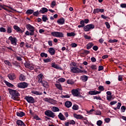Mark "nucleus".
Listing matches in <instances>:
<instances>
[{
	"label": "nucleus",
	"mask_w": 126,
	"mask_h": 126,
	"mask_svg": "<svg viewBox=\"0 0 126 126\" xmlns=\"http://www.w3.org/2000/svg\"><path fill=\"white\" fill-rule=\"evenodd\" d=\"M102 124H103V122H102V121L101 120H99L96 122V125L98 126H101Z\"/></svg>",
	"instance_id": "nucleus-49"
},
{
	"label": "nucleus",
	"mask_w": 126,
	"mask_h": 126,
	"mask_svg": "<svg viewBox=\"0 0 126 126\" xmlns=\"http://www.w3.org/2000/svg\"><path fill=\"white\" fill-rule=\"evenodd\" d=\"M44 78V75L42 74H40L37 76V78L38 79V80L37 81V82L38 83H43V78Z\"/></svg>",
	"instance_id": "nucleus-14"
},
{
	"label": "nucleus",
	"mask_w": 126,
	"mask_h": 126,
	"mask_svg": "<svg viewBox=\"0 0 126 126\" xmlns=\"http://www.w3.org/2000/svg\"><path fill=\"white\" fill-rule=\"evenodd\" d=\"M45 115L47 116V117H49V118H55L56 117V115H55V113L53 112L51 110H47L45 112Z\"/></svg>",
	"instance_id": "nucleus-6"
},
{
	"label": "nucleus",
	"mask_w": 126,
	"mask_h": 126,
	"mask_svg": "<svg viewBox=\"0 0 126 126\" xmlns=\"http://www.w3.org/2000/svg\"><path fill=\"white\" fill-rule=\"evenodd\" d=\"M40 57H41V58H48V54L42 52L40 54Z\"/></svg>",
	"instance_id": "nucleus-39"
},
{
	"label": "nucleus",
	"mask_w": 126,
	"mask_h": 126,
	"mask_svg": "<svg viewBox=\"0 0 126 126\" xmlns=\"http://www.w3.org/2000/svg\"><path fill=\"white\" fill-rule=\"evenodd\" d=\"M94 46V43H93L92 42L89 43L87 45V50H90V49H91V48L92 47H93Z\"/></svg>",
	"instance_id": "nucleus-25"
},
{
	"label": "nucleus",
	"mask_w": 126,
	"mask_h": 126,
	"mask_svg": "<svg viewBox=\"0 0 126 126\" xmlns=\"http://www.w3.org/2000/svg\"><path fill=\"white\" fill-rule=\"evenodd\" d=\"M109 43H117L118 42L117 39H110L108 41Z\"/></svg>",
	"instance_id": "nucleus-50"
},
{
	"label": "nucleus",
	"mask_w": 126,
	"mask_h": 126,
	"mask_svg": "<svg viewBox=\"0 0 126 126\" xmlns=\"http://www.w3.org/2000/svg\"><path fill=\"white\" fill-rule=\"evenodd\" d=\"M8 77L10 80H14L16 78V76L15 74L11 73L8 75Z\"/></svg>",
	"instance_id": "nucleus-11"
},
{
	"label": "nucleus",
	"mask_w": 126,
	"mask_h": 126,
	"mask_svg": "<svg viewBox=\"0 0 126 126\" xmlns=\"http://www.w3.org/2000/svg\"><path fill=\"white\" fill-rule=\"evenodd\" d=\"M103 69H104V67L103 66L99 65L98 66V71H101V70H103Z\"/></svg>",
	"instance_id": "nucleus-56"
},
{
	"label": "nucleus",
	"mask_w": 126,
	"mask_h": 126,
	"mask_svg": "<svg viewBox=\"0 0 126 126\" xmlns=\"http://www.w3.org/2000/svg\"><path fill=\"white\" fill-rule=\"evenodd\" d=\"M26 28L28 29V30H30L31 32L34 33V31L35 30V28H34V27L31 26L30 24H28L26 25Z\"/></svg>",
	"instance_id": "nucleus-10"
},
{
	"label": "nucleus",
	"mask_w": 126,
	"mask_h": 126,
	"mask_svg": "<svg viewBox=\"0 0 126 126\" xmlns=\"http://www.w3.org/2000/svg\"><path fill=\"white\" fill-rule=\"evenodd\" d=\"M8 40L10 41L11 44L12 45H14V46H16L17 45V38H16L15 37H12V36H10L8 38Z\"/></svg>",
	"instance_id": "nucleus-5"
},
{
	"label": "nucleus",
	"mask_w": 126,
	"mask_h": 126,
	"mask_svg": "<svg viewBox=\"0 0 126 126\" xmlns=\"http://www.w3.org/2000/svg\"><path fill=\"white\" fill-rule=\"evenodd\" d=\"M25 67H27V68H29V69H31L32 70H33L34 69V67L31 65V64L29 63H25Z\"/></svg>",
	"instance_id": "nucleus-17"
},
{
	"label": "nucleus",
	"mask_w": 126,
	"mask_h": 126,
	"mask_svg": "<svg viewBox=\"0 0 126 126\" xmlns=\"http://www.w3.org/2000/svg\"><path fill=\"white\" fill-rule=\"evenodd\" d=\"M69 124L70 125H75V121L73 120H70V121H69Z\"/></svg>",
	"instance_id": "nucleus-63"
},
{
	"label": "nucleus",
	"mask_w": 126,
	"mask_h": 126,
	"mask_svg": "<svg viewBox=\"0 0 126 126\" xmlns=\"http://www.w3.org/2000/svg\"><path fill=\"white\" fill-rule=\"evenodd\" d=\"M65 105L66 108H70V107H71V106H72V103L70 101H67L65 102Z\"/></svg>",
	"instance_id": "nucleus-24"
},
{
	"label": "nucleus",
	"mask_w": 126,
	"mask_h": 126,
	"mask_svg": "<svg viewBox=\"0 0 126 126\" xmlns=\"http://www.w3.org/2000/svg\"><path fill=\"white\" fill-rule=\"evenodd\" d=\"M9 92L10 95H12V99L17 100V98H18L19 96V94L17 91L10 89H9Z\"/></svg>",
	"instance_id": "nucleus-1"
},
{
	"label": "nucleus",
	"mask_w": 126,
	"mask_h": 126,
	"mask_svg": "<svg viewBox=\"0 0 126 126\" xmlns=\"http://www.w3.org/2000/svg\"><path fill=\"white\" fill-rule=\"evenodd\" d=\"M55 86L57 88V89H59V90H60L62 91L63 90V87H62V85L60 84H55Z\"/></svg>",
	"instance_id": "nucleus-31"
},
{
	"label": "nucleus",
	"mask_w": 126,
	"mask_h": 126,
	"mask_svg": "<svg viewBox=\"0 0 126 126\" xmlns=\"http://www.w3.org/2000/svg\"><path fill=\"white\" fill-rule=\"evenodd\" d=\"M13 28L14 30H16V32H18L19 33H23V32H24V31L21 30V29L17 26L14 25Z\"/></svg>",
	"instance_id": "nucleus-12"
},
{
	"label": "nucleus",
	"mask_w": 126,
	"mask_h": 126,
	"mask_svg": "<svg viewBox=\"0 0 126 126\" xmlns=\"http://www.w3.org/2000/svg\"><path fill=\"white\" fill-rule=\"evenodd\" d=\"M121 106H122V104L120 102H118L117 104V107L115 108V110H117V109H120Z\"/></svg>",
	"instance_id": "nucleus-57"
},
{
	"label": "nucleus",
	"mask_w": 126,
	"mask_h": 126,
	"mask_svg": "<svg viewBox=\"0 0 126 126\" xmlns=\"http://www.w3.org/2000/svg\"><path fill=\"white\" fill-rule=\"evenodd\" d=\"M81 79L82 81L85 82L87 80H88V77L86 75H83L81 77Z\"/></svg>",
	"instance_id": "nucleus-27"
},
{
	"label": "nucleus",
	"mask_w": 126,
	"mask_h": 126,
	"mask_svg": "<svg viewBox=\"0 0 126 126\" xmlns=\"http://www.w3.org/2000/svg\"><path fill=\"white\" fill-rule=\"evenodd\" d=\"M16 124L18 126H26L25 124H24V123L21 120H17Z\"/></svg>",
	"instance_id": "nucleus-19"
},
{
	"label": "nucleus",
	"mask_w": 126,
	"mask_h": 126,
	"mask_svg": "<svg viewBox=\"0 0 126 126\" xmlns=\"http://www.w3.org/2000/svg\"><path fill=\"white\" fill-rule=\"evenodd\" d=\"M51 35L54 36V37H56L57 38H63V37H64L63 33L61 32H52Z\"/></svg>",
	"instance_id": "nucleus-2"
},
{
	"label": "nucleus",
	"mask_w": 126,
	"mask_h": 126,
	"mask_svg": "<svg viewBox=\"0 0 126 126\" xmlns=\"http://www.w3.org/2000/svg\"><path fill=\"white\" fill-rule=\"evenodd\" d=\"M25 35H27V36H33V35H34V33L32 32H30L29 31H27L25 32Z\"/></svg>",
	"instance_id": "nucleus-35"
},
{
	"label": "nucleus",
	"mask_w": 126,
	"mask_h": 126,
	"mask_svg": "<svg viewBox=\"0 0 126 126\" xmlns=\"http://www.w3.org/2000/svg\"><path fill=\"white\" fill-rule=\"evenodd\" d=\"M99 10H100V8L94 9L93 13H94V14H96V13H99Z\"/></svg>",
	"instance_id": "nucleus-42"
},
{
	"label": "nucleus",
	"mask_w": 126,
	"mask_h": 126,
	"mask_svg": "<svg viewBox=\"0 0 126 126\" xmlns=\"http://www.w3.org/2000/svg\"><path fill=\"white\" fill-rule=\"evenodd\" d=\"M107 100L108 101H111V100H113V95H107Z\"/></svg>",
	"instance_id": "nucleus-44"
},
{
	"label": "nucleus",
	"mask_w": 126,
	"mask_h": 126,
	"mask_svg": "<svg viewBox=\"0 0 126 126\" xmlns=\"http://www.w3.org/2000/svg\"><path fill=\"white\" fill-rule=\"evenodd\" d=\"M43 62H44V63H50L51 59L50 58H47L46 59H44Z\"/></svg>",
	"instance_id": "nucleus-53"
},
{
	"label": "nucleus",
	"mask_w": 126,
	"mask_h": 126,
	"mask_svg": "<svg viewBox=\"0 0 126 126\" xmlns=\"http://www.w3.org/2000/svg\"><path fill=\"white\" fill-rule=\"evenodd\" d=\"M73 110H77L79 109L78 105L75 104L72 107Z\"/></svg>",
	"instance_id": "nucleus-46"
},
{
	"label": "nucleus",
	"mask_w": 126,
	"mask_h": 126,
	"mask_svg": "<svg viewBox=\"0 0 126 126\" xmlns=\"http://www.w3.org/2000/svg\"><path fill=\"white\" fill-rule=\"evenodd\" d=\"M51 110L53 112H60V109L59 108L56 107V106H53Z\"/></svg>",
	"instance_id": "nucleus-30"
},
{
	"label": "nucleus",
	"mask_w": 126,
	"mask_h": 126,
	"mask_svg": "<svg viewBox=\"0 0 126 126\" xmlns=\"http://www.w3.org/2000/svg\"><path fill=\"white\" fill-rule=\"evenodd\" d=\"M16 115L18 117H20V118H22V117H24V116H25V113L22 111H19L16 112Z\"/></svg>",
	"instance_id": "nucleus-20"
},
{
	"label": "nucleus",
	"mask_w": 126,
	"mask_h": 126,
	"mask_svg": "<svg viewBox=\"0 0 126 126\" xmlns=\"http://www.w3.org/2000/svg\"><path fill=\"white\" fill-rule=\"evenodd\" d=\"M74 117H75V119H77L79 120H82L83 121L85 120L84 117H83V116L80 114H74Z\"/></svg>",
	"instance_id": "nucleus-13"
},
{
	"label": "nucleus",
	"mask_w": 126,
	"mask_h": 126,
	"mask_svg": "<svg viewBox=\"0 0 126 126\" xmlns=\"http://www.w3.org/2000/svg\"><path fill=\"white\" fill-rule=\"evenodd\" d=\"M64 22H65V20L63 18H61L58 19L57 21V23L59 25H63L64 24Z\"/></svg>",
	"instance_id": "nucleus-16"
},
{
	"label": "nucleus",
	"mask_w": 126,
	"mask_h": 126,
	"mask_svg": "<svg viewBox=\"0 0 126 126\" xmlns=\"http://www.w3.org/2000/svg\"><path fill=\"white\" fill-rule=\"evenodd\" d=\"M91 68H92V69H97V67L96 65H92Z\"/></svg>",
	"instance_id": "nucleus-62"
},
{
	"label": "nucleus",
	"mask_w": 126,
	"mask_h": 126,
	"mask_svg": "<svg viewBox=\"0 0 126 126\" xmlns=\"http://www.w3.org/2000/svg\"><path fill=\"white\" fill-rule=\"evenodd\" d=\"M0 32L5 33V32H6V29L3 27H1L0 28Z\"/></svg>",
	"instance_id": "nucleus-43"
},
{
	"label": "nucleus",
	"mask_w": 126,
	"mask_h": 126,
	"mask_svg": "<svg viewBox=\"0 0 126 126\" xmlns=\"http://www.w3.org/2000/svg\"><path fill=\"white\" fill-rule=\"evenodd\" d=\"M4 83L6 84V85H7V86H8V87H13V85H12L11 83L5 81H4Z\"/></svg>",
	"instance_id": "nucleus-37"
},
{
	"label": "nucleus",
	"mask_w": 126,
	"mask_h": 126,
	"mask_svg": "<svg viewBox=\"0 0 126 126\" xmlns=\"http://www.w3.org/2000/svg\"><path fill=\"white\" fill-rule=\"evenodd\" d=\"M71 46L72 48H76V47H77V44L75 43H72L71 44Z\"/></svg>",
	"instance_id": "nucleus-58"
},
{
	"label": "nucleus",
	"mask_w": 126,
	"mask_h": 126,
	"mask_svg": "<svg viewBox=\"0 0 126 126\" xmlns=\"http://www.w3.org/2000/svg\"><path fill=\"white\" fill-rule=\"evenodd\" d=\"M121 110L122 112H123V113L124 112H125L126 111V106H122L121 107Z\"/></svg>",
	"instance_id": "nucleus-60"
},
{
	"label": "nucleus",
	"mask_w": 126,
	"mask_h": 126,
	"mask_svg": "<svg viewBox=\"0 0 126 126\" xmlns=\"http://www.w3.org/2000/svg\"><path fill=\"white\" fill-rule=\"evenodd\" d=\"M67 84H71L72 85L74 83V82L72 80H68L67 81Z\"/></svg>",
	"instance_id": "nucleus-48"
},
{
	"label": "nucleus",
	"mask_w": 126,
	"mask_h": 126,
	"mask_svg": "<svg viewBox=\"0 0 126 126\" xmlns=\"http://www.w3.org/2000/svg\"><path fill=\"white\" fill-rule=\"evenodd\" d=\"M105 24L107 29H110V24H109V22H106L105 23Z\"/></svg>",
	"instance_id": "nucleus-61"
},
{
	"label": "nucleus",
	"mask_w": 126,
	"mask_h": 126,
	"mask_svg": "<svg viewBox=\"0 0 126 126\" xmlns=\"http://www.w3.org/2000/svg\"><path fill=\"white\" fill-rule=\"evenodd\" d=\"M33 119H34V120H36V121H40L41 120V118H39L38 115L34 116L33 117Z\"/></svg>",
	"instance_id": "nucleus-55"
},
{
	"label": "nucleus",
	"mask_w": 126,
	"mask_h": 126,
	"mask_svg": "<svg viewBox=\"0 0 126 126\" xmlns=\"http://www.w3.org/2000/svg\"><path fill=\"white\" fill-rule=\"evenodd\" d=\"M70 68L71 72L73 73H82V72H84L83 70L79 69L77 67L71 66Z\"/></svg>",
	"instance_id": "nucleus-3"
},
{
	"label": "nucleus",
	"mask_w": 126,
	"mask_h": 126,
	"mask_svg": "<svg viewBox=\"0 0 126 126\" xmlns=\"http://www.w3.org/2000/svg\"><path fill=\"white\" fill-rule=\"evenodd\" d=\"M48 52L51 56H54V54L56 53V51L55 50V49L52 47L49 49Z\"/></svg>",
	"instance_id": "nucleus-21"
},
{
	"label": "nucleus",
	"mask_w": 126,
	"mask_h": 126,
	"mask_svg": "<svg viewBox=\"0 0 126 126\" xmlns=\"http://www.w3.org/2000/svg\"><path fill=\"white\" fill-rule=\"evenodd\" d=\"M33 12H34L33 10L29 9V10H27V11L26 12V14L28 15H30L32 14V13H33Z\"/></svg>",
	"instance_id": "nucleus-29"
},
{
	"label": "nucleus",
	"mask_w": 126,
	"mask_h": 126,
	"mask_svg": "<svg viewBox=\"0 0 126 126\" xmlns=\"http://www.w3.org/2000/svg\"><path fill=\"white\" fill-rule=\"evenodd\" d=\"M43 101L45 102H48V103H50V104H54L55 100L52 98H43Z\"/></svg>",
	"instance_id": "nucleus-15"
},
{
	"label": "nucleus",
	"mask_w": 126,
	"mask_h": 126,
	"mask_svg": "<svg viewBox=\"0 0 126 126\" xmlns=\"http://www.w3.org/2000/svg\"><path fill=\"white\" fill-rule=\"evenodd\" d=\"M100 93H101V92L96 91H92L89 92V95H97V94H100Z\"/></svg>",
	"instance_id": "nucleus-18"
},
{
	"label": "nucleus",
	"mask_w": 126,
	"mask_h": 126,
	"mask_svg": "<svg viewBox=\"0 0 126 126\" xmlns=\"http://www.w3.org/2000/svg\"><path fill=\"white\" fill-rule=\"evenodd\" d=\"M0 7H1V8H3V9H4V10H6V11H9V12H11V11L7 9V8H5V7H6V5H0Z\"/></svg>",
	"instance_id": "nucleus-36"
},
{
	"label": "nucleus",
	"mask_w": 126,
	"mask_h": 126,
	"mask_svg": "<svg viewBox=\"0 0 126 126\" xmlns=\"http://www.w3.org/2000/svg\"><path fill=\"white\" fill-rule=\"evenodd\" d=\"M56 4H57V2H56V1H55V0H54V1H52L50 6H51V7H52V8H54L55 7V6H56Z\"/></svg>",
	"instance_id": "nucleus-34"
},
{
	"label": "nucleus",
	"mask_w": 126,
	"mask_h": 126,
	"mask_svg": "<svg viewBox=\"0 0 126 126\" xmlns=\"http://www.w3.org/2000/svg\"><path fill=\"white\" fill-rule=\"evenodd\" d=\"M95 28V26L93 24L87 25L84 27V30L86 32H88L91 29H94Z\"/></svg>",
	"instance_id": "nucleus-4"
},
{
	"label": "nucleus",
	"mask_w": 126,
	"mask_h": 126,
	"mask_svg": "<svg viewBox=\"0 0 126 126\" xmlns=\"http://www.w3.org/2000/svg\"><path fill=\"white\" fill-rule=\"evenodd\" d=\"M52 67H54V68H56V69H61V67L59 66L58 64H56L55 63H51Z\"/></svg>",
	"instance_id": "nucleus-23"
},
{
	"label": "nucleus",
	"mask_w": 126,
	"mask_h": 126,
	"mask_svg": "<svg viewBox=\"0 0 126 126\" xmlns=\"http://www.w3.org/2000/svg\"><path fill=\"white\" fill-rule=\"evenodd\" d=\"M25 99L28 103H31V104H34V103H35V99H34V98L32 96H26Z\"/></svg>",
	"instance_id": "nucleus-7"
},
{
	"label": "nucleus",
	"mask_w": 126,
	"mask_h": 126,
	"mask_svg": "<svg viewBox=\"0 0 126 126\" xmlns=\"http://www.w3.org/2000/svg\"><path fill=\"white\" fill-rule=\"evenodd\" d=\"M120 6H121V7H122V8H126V4H125V3L121 4Z\"/></svg>",
	"instance_id": "nucleus-64"
},
{
	"label": "nucleus",
	"mask_w": 126,
	"mask_h": 126,
	"mask_svg": "<svg viewBox=\"0 0 126 126\" xmlns=\"http://www.w3.org/2000/svg\"><path fill=\"white\" fill-rule=\"evenodd\" d=\"M71 93L73 96H75V97H78V96H79L80 93L78 91V90L77 89H73L71 91Z\"/></svg>",
	"instance_id": "nucleus-9"
},
{
	"label": "nucleus",
	"mask_w": 126,
	"mask_h": 126,
	"mask_svg": "<svg viewBox=\"0 0 126 126\" xmlns=\"http://www.w3.org/2000/svg\"><path fill=\"white\" fill-rule=\"evenodd\" d=\"M95 115H97L98 116H100V115L102 114V113H101V111L100 110L95 111Z\"/></svg>",
	"instance_id": "nucleus-54"
},
{
	"label": "nucleus",
	"mask_w": 126,
	"mask_h": 126,
	"mask_svg": "<svg viewBox=\"0 0 126 126\" xmlns=\"http://www.w3.org/2000/svg\"><path fill=\"white\" fill-rule=\"evenodd\" d=\"M84 37L85 39H86L87 40H93L92 39V38H91V36L88 35L87 34H84Z\"/></svg>",
	"instance_id": "nucleus-38"
},
{
	"label": "nucleus",
	"mask_w": 126,
	"mask_h": 126,
	"mask_svg": "<svg viewBox=\"0 0 126 126\" xmlns=\"http://www.w3.org/2000/svg\"><path fill=\"white\" fill-rule=\"evenodd\" d=\"M40 13H45V12H48V9L46 7H43L39 10Z\"/></svg>",
	"instance_id": "nucleus-26"
},
{
	"label": "nucleus",
	"mask_w": 126,
	"mask_h": 126,
	"mask_svg": "<svg viewBox=\"0 0 126 126\" xmlns=\"http://www.w3.org/2000/svg\"><path fill=\"white\" fill-rule=\"evenodd\" d=\"M12 32V29H11V27H7V33L10 34Z\"/></svg>",
	"instance_id": "nucleus-40"
},
{
	"label": "nucleus",
	"mask_w": 126,
	"mask_h": 126,
	"mask_svg": "<svg viewBox=\"0 0 126 126\" xmlns=\"http://www.w3.org/2000/svg\"><path fill=\"white\" fill-rule=\"evenodd\" d=\"M43 87H45L46 88H48V87H49V84H48V82H46V81H42V83H41Z\"/></svg>",
	"instance_id": "nucleus-32"
},
{
	"label": "nucleus",
	"mask_w": 126,
	"mask_h": 126,
	"mask_svg": "<svg viewBox=\"0 0 126 126\" xmlns=\"http://www.w3.org/2000/svg\"><path fill=\"white\" fill-rule=\"evenodd\" d=\"M58 118H59L60 120H61V121H65L66 120L65 117H64V116H63V114H62V113H59L58 115Z\"/></svg>",
	"instance_id": "nucleus-22"
},
{
	"label": "nucleus",
	"mask_w": 126,
	"mask_h": 126,
	"mask_svg": "<svg viewBox=\"0 0 126 126\" xmlns=\"http://www.w3.org/2000/svg\"><path fill=\"white\" fill-rule=\"evenodd\" d=\"M17 86L19 88H27L28 87V83L26 82L20 83L17 84Z\"/></svg>",
	"instance_id": "nucleus-8"
},
{
	"label": "nucleus",
	"mask_w": 126,
	"mask_h": 126,
	"mask_svg": "<svg viewBox=\"0 0 126 126\" xmlns=\"http://www.w3.org/2000/svg\"><path fill=\"white\" fill-rule=\"evenodd\" d=\"M99 90H100L101 91H104L105 89H104V87L103 86H100L98 87Z\"/></svg>",
	"instance_id": "nucleus-59"
},
{
	"label": "nucleus",
	"mask_w": 126,
	"mask_h": 126,
	"mask_svg": "<svg viewBox=\"0 0 126 126\" xmlns=\"http://www.w3.org/2000/svg\"><path fill=\"white\" fill-rule=\"evenodd\" d=\"M94 99L96 100H102V98L100 96H94Z\"/></svg>",
	"instance_id": "nucleus-51"
},
{
	"label": "nucleus",
	"mask_w": 126,
	"mask_h": 126,
	"mask_svg": "<svg viewBox=\"0 0 126 126\" xmlns=\"http://www.w3.org/2000/svg\"><path fill=\"white\" fill-rule=\"evenodd\" d=\"M42 18L43 21H44V22H46V21H47V20H48V18L47 17V16H46V15H43Z\"/></svg>",
	"instance_id": "nucleus-45"
},
{
	"label": "nucleus",
	"mask_w": 126,
	"mask_h": 126,
	"mask_svg": "<svg viewBox=\"0 0 126 126\" xmlns=\"http://www.w3.org/2000/svg\"><path fill=\"white\" fill-rule=\"evenodd\" d=\"M58 80L59 82H61L62 83H63V82H64V81H65V79L63 78H60Z\"/></svg>",
	"instance_id": "nucleus-47"
},
{
	"label": "nucleus",
	"mask_w": 126,
	"mask_h": 126,
	"mask_svg": "<svg viewBox=\"0 0 126 126\" xmlns=\"http://www.w3.org/2000/svg\"><path fill=\"white\" fill-rule=\"evenodd\" d=\"M32 94H35V95H42V94L39 92H37L36 91H33L32 92Z\"/></svg>",
	"instance_id": "nucleus-41"
},
{
	"label": "nucleus",
	"mask_w": 126,
	"mask_h": 126,
	"mask_svg": "<svg viewBox=\"0 0 126 126\" xmlns=\"http://www.w3.org/2000/svg\"><path fill=\"white\" fill-rule=\"evenodd\" d=\"M75 35H76L75 33L72 32L67 33V37H74Z\"/></svg>",
	"instance_id": "nucleus-33"
},
{
	"label": "nucleus",
	"mask_w": 126,
	"mask_h": 126,
	"mask_svg": "<svg viewBox=\"0 0 126 126\" xmlns=\"http://www.w3.org/2000/svg\"><path fill=\"white\" fill-rule=\"evenodd\" d=\"M39 14V11H36V12H33V15H34V16H38Z\"/></svg>",
	"instance_id": "nucleus-52"
},
{
	"label": "nucleus",
	"mask_w": 126,
	"mask_h": 126,
	"mask_svg": "<svg viewBox=\"0 0 126 126\" xmlns=\"http://www.w3.org/2000/svg\"><path fill=\"white\" fill-rule=\"evenodd\" d=\"M19 79L20 81H25V79H26V77L23 74H21L19 76Z\"/></svg>",
	"instance_id": "nucleus-28"
}]
</instances>
